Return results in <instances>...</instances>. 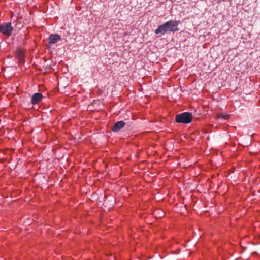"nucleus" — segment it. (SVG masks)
Masks as SVG:
<instances>
[{"instance_id": "obj_1", "label": "nucleus", "mask_w": 260, "mask_h": 260, "mask_svg": "<svg viewBox=\"0 0 260 260\" xmlns=\"http://www.w3.org/2000/svg\"><path fill=\"white\" fill-rule=\"evenodd\" d=\"M179 21L170 20L159 26L155 30L156 34L164 35L166 32H175L178 30Z\"/></svg>"}, {"instance_id": "obj_2", "label": "nucleus", "mask_w": 260, "mask_h": 260, "mask_svg": "<svg viewBox=\"0 0 260 260\" xmlns=\"http://www.w3.org/2000/svg\"><path fill=\"white\" fill-rule=\"evenodd\" d=\"M192 119V115L189 112H183L175 116V120L177 123L188 124L191 122Z\"/></svg>"}, {"instance_id": "obj_3", "label": "nucleus", "mask_w": 260, "mask_h": 260, "mask_svg": "<svg viewBox=\"0 0 260 260\" xmlns=\"http://www.w3.org/2000/svg\"><path fill=\"white\" fill-rule=\"evenodd\" d=\"M13 28L10 22H5L0 25V32L6 36H10L13 32Z\"/></svg>"}, {"instance_id": "obj_4", "label": "nucleus", "mask_w": 260, "mask_h": 260, "mask_svg": "<svg viewBox=\"0 0 260 260\" xmlns=\"http://www.w3.org/2000/svg\"><path fill=\"white\" fill-rule=\"evenodd\" d=\"M125 124V122L123 121H117L114 124L111 129L114 132H118L123 128Z\"/></svg>"}, {"instance_id": "obj_5", "label": "nucleus", "mask_w": 260, "mask_h": 260, "mask_svg": "<svg viewBox=\"0 0 260 260\" xmlns=\"http://www.w3.org/2000/svg\"><path fill=\"white\" fill-rule=\"evenodd\" d=\"M43 99V95L41 93H34L31 98V103L33 105L38 104Z\"/></svg>"}, {"instance_id": "obj_6", "label": "nucleus", "mask_w": 260, "mask_h": 260, "mask_svg": "<svg viewBox=\"0 0 260 260\" xmlns=\"http://www.w3.org/2000/svg\"><path fill=\"white\" fill-rule=\"evenodd\" d=\"M60 40V37L58 34H51L48 38V43L50 44H55Z\"/></svg>"}, {"instance_id": "obj_7", "label": "nucleus", "mask_w": 260, "mask_h": 260, "mask_svg": "<svg viewBox=\"0 0 260 260\" xmlns=\"http://www.w3.org/2000/svg\"><path fill=\"white\" fill-rule=\"evenodd\" d=\"M17 58L20 63L22 64L24 62V55L22 51L19 50L17 53Z\"/></svg>"}, {"instance_id": "obj_8", "label": "nucleus", "mask_w": 260, "mask_h": 260, "mask_svg": "<svg viewBox=\"0 0 260 260\" xmlns=\"http://www.w3.org/2000/svg\"><path fill=\"white\" fill-rule=\"evenodd\" d=\"M230 115L229 114H219L218 115V118H222L224 119H228L229 118Z\"/></svg>"}]
</instances>
